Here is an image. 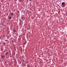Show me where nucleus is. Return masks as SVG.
<instances>
[{"label": "nucleus", "instance_id": "f257e3e1", "mask_svg": "<svg viewBox=\"0 0 67 67\" xmlns=\"http://www.w3.org/2000/svg\"><path fill=\"white\" fill-rule=\"evenodd\" d=\"M64 4H65V3L64 2H63L62 3V4L63 5V6H65V5Z\"/></svg>", "mask_w": 67, "mask_h": 67}, {"label": "nucleus", "instance_id": "f03ea898", "mask_svg": "<svg viewBox=\"0 0 67 67\" xmlns=\"http://www.w3.org/2000/svg\"><path fill=\"white\" fill-rule=\"evenodd\" d=\"M1 57L2 58H3L4 57V55H2L1 56Z\"/></svg>", "mask_w": 67, "mask_h": 67}, {"label": "nucleus", "instance_id": "7ed1b4c3", "mask_svg": "<svg viewBox=\"0 0 67 67\" xmlns=\"http://www.w3.org/2000/svg\"><path fill=\"white\" fill-rule=\"evenodd\" d=\"M9 18L10 19H12V16H9Z\"/></svg>", "mask_w": 67, "mask_h": 67}, {"label": "nucleus", "instance_id": "20e7f679", "mask_svg": "<svg viewBox=\"0 0 67 67\" xmlns=\"http://www.w3.org/2000/svg\"><path fill=\"white\" fill-rule=\"evenodd\" d=\"M3 45H5L6 44V43L5 42H4L3 43Z\"/></svg>", "mask_w": 67, "mask_h": 67}, {"label": "nucleus", "instance_id": "39448f33", "mask_svg": "<svg viewBox=\"0 0 67 67\" xmlns=\"http://www.w3.org/2000/svg\"><path fill=\"white\" fill-rule=\"evenodd\" d=\"M8 52H7L5 53L6 55H8Z\"/></svg>", "mask_w": 67, "mask_h": 67}, {"label": "nucleus", "instance_id": "423d86ee", "mask_svg": "<svg viewBox=\"0 0 67 67\" xmlns=\"http://www.w3.org/2000/svg\"><path fill=\"white\" fill-rule=\"evenodd\" d=\"M27 67H30V66H29V65H27Z\"/></svg>", "mask_w": 67, "mask_h": 67}, {"label": "nucleus", "instance_id": "0eeeda50", "mask_svg": "<svg viewBox=\"0 0 67 67\" xmlns=\"http://www.w3.org/2000/svg\"><path fill=\"white\" fill-rule=\"evenodd\" d=\"M13 13H12V15H13Z\"/></svg>", "mask_w": 67, "mask_h": 67}, {"label": "nucleus", "instance_id": "6e6552de", "mask_svg": "<svg viewBox=\"0 0 67 67\" xmlns=\"http://www.w3.org/2000/svg\"><path fill=\"white\" fill-rule=\"evenodd\" d=\"M17 12H18V13H20V12H19V11H18Z\"/></svg>", "mask_w": 67, "mask_h": 67}, {"label": "nucleus", "instance_id": "1a4fd4ad", "mask_svg": "<svg viewBox=\"0 0 67 67\" xmlns=\"http://www.w3.org/2000/svg\"><path fill=\"white\" fill-rule=\"evenodd\" d=\"M14 32H16V31H15V30H14Z\"/></svg>", "mask_w": 67, "mask_h": 67}]
</instances>
